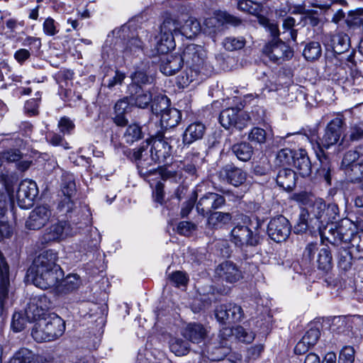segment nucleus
Wrapping results in <instances>:
<instances>
[{
	"instance_id": "nucleus-16",
	"label": "nucleus",
	"mask_w": 363,
	"mask_h": 363,
	"mask_svg": "<svg viewBox=\"0 0 363 363\" xmlns=\"http://www.w3.org/2000/svg\"><path fill=\"white\" fill-rule=\"evenodd\" d=\"M291 230L289 221L281 215L272 218L267 225L269 237L277 242L285 241L289 236Z\"/></svg>"
},
{
	"instance_id": "nucleus-23",
	"label": "nucleus",
	"mask_w": 363,
	"mask_h": 363,
	"mask_svg": "<svg viewBox=\"0 0 363 363\" xmlns=\"http://www.w3.org/2000/svg\"><path fill=\"white\" fill-rule=\"evenodd\" d=\"M52 212L48 206H36L30 213L26 225L30 230H39L49 221Z\"/></svg>"
},
{
	"instance_id": "nucleus-34",
	"label": "nucleus",
	"mask_w": 363,
	"mask_h": 363,
	"mask_svg": "<svg viewBox=\"0 0 363 363\" xmlns=\"http://www.w3.org/2000/svg\"><path fill=\"white\" fill-rule=\"evenodd\" d=\"M207 216L206 227L211 230L220 228L232 220L231 213L227 212L214 211Z\"/></svg>"
},
{
	"instance_id": "nucleus-53",
	"label": "nucleus",
	"mask_w": 363,
	"mask_h": 363,
	"mask_svg": "<svg viewBox=\"0 0 363 363\" xmlns=\"http://www.w3.org/2000/svg\"><path fill=\"white\" fill-rule=\"evenodd\" d=\"M171 351L177 356H183L188 353L189 343L182 339H174L169 345Z\"/></svg>"
},
{
	"instance_id": "nucleus-26",
	"label": "nucleus",
	"mask_w": 363,
	"mask_h": 363,
	"mask_svg": "<svg viewBox=\"0 0 363 363\" xmlns=\"http://www.w3.org/2000/svg\"><path fill=\"white\" fill-rule=\"evenodd\" d=\"M185 64L183 54L167 55L161 60L160 70L167 76H171L179 72Z\"/></svg>"
},
{
	"instance_id": "nucleus-12",
	"label": "nucleus",
	"mask_w": 363,
	"mask_h": 363,
	"mask_svg": "<svg viewBox=\"0 0 363 363\" xmlns=\"http://www.w3.org/2000/svg\"><path fill=\"white\" fill-rule=\"evenodd\" d=\"M337 206L336 205L326 206L325 201L318 199H316L311 206L310 216H313V220H318V230L320 235V230L324 228V223L328 225L333 220L335 219L337 215Z\"/></svg>"
},
{
	"instance_id": "nucleus-63",
	"label": "nucleus",
	"mask_w": 363,
	"mask_h": 363,
	"mask_svg": "<svg viewBox=\"0 0 363 363\" xmlns=\"http://www.w3.org/2000/svg\"><path fill=\"white\" fill-rule=\"evenodd\" d=\"M30 300L38 307L45 314V312L51 307L52 303L49 298L44 294L33 296Z\"/></svg>"
},
{
	"instance_id": "nucleus-56",
	"label": "nucleus",
	"mask_w": 363,
	"mask_h": 363,
	"mask_svg": "<svg viewBox=\"0 0 363 363\" xmlns=\"http://www.w3.org/2000/svg\"><path fill=\"white\" fill-rule=\"evenodd\" d=\"M348 320L345 316H337L333 319L331 330L337 333H342L350 328Z\"/></svg>"
},
{
	"instance_id": "nucleus-7",
	"label": "nucleus",
	"mask_w": 363,
	"mask_h": 363,
	"mask_svg": "<svg viewBox=\"0 0 363 363\" xmlns=\"http://www.w3.org/2000/svg\"><path fill=\"white\" fill-rule=\"evenodd\" d=\"M244 225L238 224L231 230L232 240L239 247L244 248L248 246H256L259 243V236L252 228L255 230L260 228L262 223L254 218L252 220L247 216L242 218Z\"/></svg>"
},
{
	"instance_id": "nucleus-4",
	"label": "nucleus",
	"mask_w": 363,
	"mask_h": 363,
	"mask_svg": "<svg viewBox=\"0 0 363 363\" xmlns=\"http://www.w3.org/2000/svg\"><path fill=\"white\" fill-rule=\"evenodd\" d=\"M65 330L64 320L54 315L37 321L31 330V335L38 342H50L62 336Z\"/></svg>"
},
{
	"instance_id": "nucleus-58",
	"label": "nucleus",
	"mask_w": 363,
	"mask_h": 363,
	"mask_svg": "<svg viewBox=\"0 0 363 363\" xmlns=\"http://www.w3.org/2000/svg\"><path fill=\"white\" fill-rule=\"evenodd\" d=\"M130 84L140 85L151 84L153 78L143 70H137L132 75Z\"/></svg>"
},
{
	"instance_id": "nucleus-32",
	"label": "nucleus",
	"mask_w": 363,
	"mask_h": 363,
	"mask_svg": "<svg viewBox=\"0 0 363 363\" xmlns=\"http://www.w3.org/2000/svg\"><path fill=\"white\" fill-rule=\"evenodd\" d=\"M296 173L289 168H284L279 171L276 182L279 186L286 191H291L296 186Z\"/></svg>"
},
{
	"instance_id": "nucleus-6",
	"label": "nucleus",
	"mask_w": 363,
	"mask_h": 363,
	"mask_svg": "<svg viewBox=\"0 0 363 363\" xmlns=\"http://www.w3.org/2000/svg\"><path fill=\"white\" fill-rule=\"evenodd\" d=\"M340 168L348 181L352 183L361 182L363 191V145L344 154Z\"/></svg>"
},
{
	"instance_id": "nucleus-5",
	"label": "nucleus",
	"mask_w": 363,
	"mask_h": 363,
	"mask_svg": "<svg viewBox=\"0 0 363 363\" xmlns=\"http://www.w3.org/2000/svg\"><path fill=\"white\" fill-rule=\"evenodd\" d=\"M357 232L356 225L351 220L343 218L337 223L331 222L325 225L320 230V237L334 245L338 242L350 243Z\"/></svg>"
},
{
	"instance_id": "nucleus-28",
	"label": "nucleus",
	"mask_w": 363,
	"mask_h": 363,
	"mask_svg": "<svg viewBox=\"0 0 363 363\" xmlns=\"http://www.w3.org/2000/svg\"><path fill=\"white\" fill-rule=\"evenodd\" d=\"M318 220H313L311 217L309 211L303 208L301 210L298 218L294 225V233L300 234L306 232L307 230L315 231L318 230Z\"/></svg>"
},
{
	"instance_id": "nucleus-3",
	"label": "nucleus",
	"mask_w": 363,
	"mask_h": 363,
	"mask_svg": "<svg viewBox=\"0 0 363 363\" xmlns=\"http://www.w3.org/2000/svg\"><path fill=\"white\" fill-rule=\"evenodd\" d=\"M81 211L82 215L79 222L77 223L75 219L72 220V223L67 221H60L48 228L43 236V242L60 241L67 237L76 235L79 230L87 225L90 220L91 213L87 206L82 207Z\"/></svg>"
},
{
	"instance_id": "nucleus-36",
	"label": "nucleus",
	"mask_w": 363,
	"mask_h": 363,
	"mask_svg": "<svg viewBox=\"0 0 363 363\" xmlns=\"http://www.w3.org/2000/svg\"><path fill=\"white\" fill-rule=\"evenodd\" d=\"M57 285V291L62 294H69L75 291L80 286L82 281L77 274H69L60 281Z\"/></svg>"
},
{
	"instance_id": "nucleus-43",
	"label": "nucleus",
	"mask_w": 363,
	"mask_h": 363,
	"mask_svg": "<svg viewBox=\"0 0 363 363\" xmlns=\"http://www.w3.org/2000/svg\"><path fill=\"white\" fill-rule=\"evenodd\" d=\"M151 111L156 116H161L166 112L170 107V100L165 95H158L152 99Z\"/></svg>"
},
{
	"instance_id": "nucleus-37",
	"label": "nucleus",
	"mask_w": 363,
	"mask_h": 363,
	"mask_svg": "<svg viewBox=\"0 0 363 363\" xmlns=\"http://www.w3.org/2000/svg\"><path fill=\"white\" fill-rule=\"evenodd\" d=\"M143 137V128L138 123H133L128 125L123 135V139L125 143L130 145L142 140Z\"/></svg>"
},
{
	"instance_id": "nucleus-15",
	"label": "nucleus",
	"mask_w": 363,
	"mask_h": 363,
	"mask_svg": "<svg viewBox=\"0 0 363 363\" xmlns=\"http://www.w3.org/2000/svg\"><path fill=\"white\" fill-rule=\"evenodd\" d=\"M216 176L222 182L238 187L242 185L247 180V173L234 164H226L217 172Z\"/></svg>"
},
{
	"instance_id": "nucleus-25",
	"label": "nucleus",
	"mask_w": 363,
	"mask_h": 363,
	"mask_svg": "<svg viewBox=\"0 0 363 363\" xmlns=\"http://www.w3.org/2000/svg\"><path fill=\"white\" fill-rule=\"evenodd\" d=\"M216 273L223 281L231 284L235 283L242 278L241 270L231 262H225L218 265Z\"/></svg>"
},
{
	"instance_id": "nucleus-18",
	"label": "nucleus",
	"mask_w": 363,
	"mask_h": 363,
	"mask_svg": "<svg viewBox=\"0 0 363 363\" xmlns=\"http://www.w3.org/2000/svg\"><path fill=\"white\" fill-rule=\"evenodd\" d=\"M223 196L214 192H208L201 196L196 203V211L199 214L206 216L214 211L222 208L225 204Z\"/></svg>"
},
{
	"instance_id": "nucleus-30",
	"label": "nucleus",
	"mask_w": 363,
	"mask_h": 363,
	"mask_svg": "<svg viewBox=\"0 0 363 363\" xmlns=\"http://www.w3.org/2000/svg\"><path fill=\"white\" fill-rule=\"evenodd\" d=\"M363 141V121H352L344 134L340 145H349L350 143Z\"/></svg>"
},
{
	"instance_id": "nucleus-45",
	"label": "nucleus",
	"mask_w": 363,
	"mask_h": 363,
	"mask_svg": "<svg viewBox=\"0 0 363 363\" xmlns=\"http://www.w3.org/2000/svg\"><path fill=\"white\" fill-rule=\"evenodd\" d=\"M201 30L199 22L192 18H189L186 21L184 24L182 26L181 34L186 36V38H191L197 35Z\"/></svg>"
},
{
	"instance_id": "nucleus-1",
	"label": "nucleus",
	"mask_w": 363,
	"mask_h": 363,
	"mask_svg": "<svg viewBox=\"0 0 363 363\" xmlns=\"http://www.w3.org/2000/svg\"><path fill=\"white\" fill-rule=\"evenodd\" d=\"M57 254L52 250L41 252L28 269V277L33 284L42 289L57 287L64 277L60 265L56 264Z\"/></svg>"
},
{
	"instance_id": "nucleus-62",
	"label": "nucleus",
	"mask_w": 363,
	"mask_h": 363,
	"mask_svg": "<svg viewBox=\"0 0 363 363\" xmlns=\"http://www.w3.org/2000/svg\"><path fill=\"white\" fill-rule=\"evenodd\" d=\"M28 319L24 314L21 312H16L13 315L11 327L15 332H20L25 328Z\"/></svg>"
},
{
	"instance_id": "nucleus-10",
	"label": "nucleus",
	"mask_w": 363,
	"mask_h": 363,
	"mask_svg": "<svg viewBox=\"0 0 363 363\" xmlns=\"http://www.w3.org/2000/svg\"><path fill=\"white\" fill-rule=\"evenodd\" d=\"M61 188L65 198L59 203L57 209L62 214L66 215L72 219V213L73 212L79 214L81 210H78L75 203L71 200V197L75 194L76 184L74 182V177L72 174L65 172L62 175Z\"/></svg>"
},
{
	"instance_id": "nucleus-48",
	"label": "nucleus",
	"mask_w": 363,
	"mask_h": 363,
	"mask_svg": "<svg viewBox=\"0 0 363 363\" xmlns=\"http://www.w3.org/2000/svg\"><path fill=\"white\" fill-rule=\"evenodd\" d=\"M353 262V257L351 252L345 248L339 250L337 255V265L340 269L347 271L351 269Z\"/></svg>"
},
{
	"instance_id": "nucleus-14",
	"label": "nucleus",
	"mask_w": 363,
	"mask_h": 363,
	"mask_svg": "<svg viewBox=\"0 0 363 363\" xmlns=\"http://www.w3.org/2000/svg\"><path fill=\"white\" fill-rule=\"evenodd\" d=\"M214 315L217 321L224 325L240 322L244 317L241 306L234 303L217 306L214 311Z\"/></svg>"
},
{
	"instance_id": "nucleus-61",
	"label": "nucleus",
	"mask_w": 363,
	"mask_h": 363,
	"mask_svg": "<svg viewBox=\"0 0 363 363\" xmlns=\"http://www.w3.org/2000/svg\"><path fill=\"white\" fill-rule=\"evenodd\" d=\"M349 244L356 250L357 257L363 258V230L358 231Z\"/></svg>"
},
{
	"instance_id": "nucleus-44",
	"label": "nucleus",
	"mask_w": 363,
	"mask_h": 363,
	"mask_svg": "<svg viewBox=\"0 0 363 363\" xmlns=\"http://www.w3.org/2000/svg\"><path fill=\"white\" fill-rule=\"evenodd\" d=\"M317 262L320 270L327 272L332 269L333 257L328 247H324L320 250Z\"/></svg>"
},
{
	"instance_id": "nucleus-51",
	"label": "nucleus",
	"mask_w": 363,
	"mask_h": 363,
	"mask_svg": "<svg viewBox=\"0 0 363 363\" xmlns=\"http://www.w3.org/2000/svg\"><path fill=\"white\" fill-rule=\"evenodd\" d=\"M101 242V235L96 228L90 230L89 238L83 243V250L80 249V252L91 251L96 249Z\"/></svg>"
},
{
	"instance_id": "nucleus-49",
	"label": "nucleus",
	"mask_w": 363,
	"mask_h": 363,
	"mask_svg": "<svg viewBox=\"0 0 363 363\" xmlns=\"http://www.w3.org/2000/svg\"><path fill=\"white\" fill-rule=\"evenodd\" d=\"M298 13L303 15V20L306 23L313 27L317 26L320 23V18L317 11L306 9L304 6H299Z\"/></svg>"
},
{
	"instance_id": "nucleus-59",
	"label": "nucleus",
	"mask_w": 363,
	"mask_h": 363,
	"mask_svg": "<svg viewBox=\"0 0 363 363\" xmlns=\"http://www.w3.org/2000/svg\"><path fill=\"white\" fill-rule=\"evenodd\" d=\"M57 126L60 132L63 135H71L75 128L74 121L67 116H63L60 119Z\"/></svg>"
},
{
	"instance_id": "nucleus-40",
	"label": "nucleus",
	"mask_w": 363,
	"mask_h": 363,
	"mask_svg": "<svg viewBox=\"0 0 363 363\" xmlns=\"http://www.w3.org/2000/svg\"><path fill=\"white\" fill-rule=\"evenodd\" d=\"M182 119L181 112L174 108H170L164 112L160 117V123L165 128L176 127Z\"/></svg>"
},
{
	"instance_id": "nucleus-24",
	"label": "nucleus",
	"mask_w": 363,
	"mask_h": 363,
	"mask_svg": "<svg viewBox=\"0 0 363 363\" xmlns=\"http://www.w3.org/2000/svg\"><path fill=\"white\" fill-rule=\"evenodd\" d=\"M128 93L132 106L140 108H147L152 101V93L144 89L140 85L129 84Z\"/></svg>"
},
{
	"instance_id": "nucleus-31",
	"label": "nucleus",
	"mask_w": 363,
	"mask_h": 363,
	"mask_svg": "<svg viewBox=\"0 0 363 363\" xmlns=\"http://www.w3.org/2000/svg\"><path fill=\"white\" fill-rule=\"evenodd\" d=\"M293 163L301 177H308L311 174L312 165L305 150L299 149L294 152Z\"/></svg>"
},
{
	"instance_id": "nucleus-57",
	"label": "nucleus",
	"mask_w": 363,
	"mask_h": 363,
	"mask_svg": "<svg viewBox=\"0 0 363 363\" xmlns=\"http://www.w3.org/2000/svg\"><path fill=\"white\" fill-rule=\"evenodd\" d=\"M294 152L288 148L280 150L276 157V163L277 165L284 166L289 164L291 160H294Z\"/></svg>"
},
{
	"instance_id": "nucleus-13",
	"label": "nucleus",
	"mask_w": 363,
	"mask_h": 363,
	"mask_svg": "<svg viewBox=\"0 0 363 363\" xmlns=\"http://www.w3.org/2000/svg\"><path fill=\"white\" fill-rule=\"evenodd\" d=\"M148 145L149 144L146 143L139 148L134 149L131 157L136 162L140 175L144 179H147L150 175H156L157 173V169L153 167V163L157 162L151 160V155L149 157Z\"/></svg>"
},
{
	"instance_id": "nucleus-47",
	"label": "nucleus",
	"mask_w": 363,
	"mask_h": 363,
	"mask_svg": "<svg viewBox=\"0 0 363 363\" xmlns=\"http://www.w3.org/2000/svg\"><path fill=\"white\" fill-rule=\"evenodd\" d=\"M9 286V267L3 268L0 272V304L4 306L5 301L8 298Z\"/></svg>"
},
{
	"instance_id": "nucleus-50",
	"label": "nucleus",
	"mask_w": 363,
	"mask_h": 363,
	"mask_svg": "<svg viewBox=\"0 0 363 363\" xmlns=\"http://www.w3.org/2000/svg\"><path fill=\"white\" fill-rule=\"evenodd\" d=\"M322 50L320 45L318 42H311L308 43L303 52L304 57L307 60H315L319 58L321 55Z\"/></svg>"
},
{
	"instance_id": "nucleus-21",
	"label": "nucleus",
	"mask_w": 363,
	"mask_h": 363,
	"mask_svg": "<svg viewBox=\"0 0 363 363\" xmlns=\"http://www.w3.org/2000/svg\"><path fill=\"white\" fill-rule=\"evenodd\" d=\"M263 53L271 61L277 62L279 60H289L293 56V51L281 40H272L263 48Z\"/></svg>"
},
{
	"instance_id": "nucleus-39",
	"label": "nucleus",
	"mask_w": 363,
	"mask_h": 363,
	"mask_svg": "<svg viewBox=\"0 0 363 363\" xmlns=\"http://www.w3.org/2000/svg\"><path fill=\"white\" fill-rule=\"evenodd\" d=\"M143 51V43L137 37L127 40L123 48V57L127 60L131 57L138 56Z\"/></svg>"
},
{
	"instance_id": "nucleus-64",
	"label": "nucleus",
	"mask_w": 363,
	"mask_h": 363,
	"mask_svg": "<svg viewBox=\"0 0 363 363\" xmlns=\"http://www.w3.org/2000/svg\"><path fill=\"white\" fill-rule=\"evenodd\" d=\"M267 133L260 128H253L248 135V139L253 143L263 144L266 142Z\"/></svg>"
},
{
	"instance_id": "nucleus-55",
	"label": "nucleus",
	"mask_w": 363,
	"mask_h": 363,
	"mask_svg": "<svg viewBox=\"0 0 363 363\" xmlns=\"http://www.w3.org/2000/svg\"><path fill=\"white\" fill-rule=\"evenodd\" d=\"M355 350L352 346L343 347L339 353L338 363H356Z\"/></svg>"
},
{
	"instance_id": "nucleus-46",
	"label": "nucleus",
	"mask_w": 363,
	"mask_h": 363,
	"mask_svg": "<svg viewBox=\"0 0 363 363\" xmlns=\"http://www.w3.org/2000/svg\"><path fill=\"white\" fill-rule=\"evenodd\" d=\"M237 7L240 11L254 16H258L262 9L260 4L251 0H240L238 1Z\"/></svg>"
},
{
	"instance_id": "nucleus-20",
	"label": "nucleus",
	"mask_w": 363,
	"mask_h": 363,
	"mask_svg": "<svg viewBox=\"0 0 363 363\" xmlns=\"http://www.w3.org/2000/svg\"><path fill=\"white\" fill-rule=\"evenodd\" d=\"M322 42L328 50L337 55L348 51L350 48V37L344 33L326 34Z\"/></svg>"
},
{
	"instance_id": "nucleus-38",
	"label": "nucleus",
	"mask_w": 363,
	"mask_h": 363,
	"mask_svg": "<svg viewBox=\"0 0 363 363\" xmlns=\"http://www.w3.org/2000/svg\"><path fill=\"white\" fill-rule=\"evenodd\" d=\"M7 211V196L0 189V240L4 237L9 238L11 235V228L4 220V216Z\"/></svg>"
},
{
	"instance_id": "nucleus-41",
	"label": "nucleus",
	"mask_w": 363,
	"mask_h": 363,
	"mask_svg": "<svg viewBox=\"0 0 363 363\" xmlns=\"http://www.w3.org/2000/svg\"><path fill=\"white\" fill-rule=\"evenodd\" d=\"M232 151L237 158L242 162L249 161L253 155V147L247 142L236 143L232 146Z\"/></svg>"
},
{
	"instance_id": "nucleus-22",
	"label": "nucleus",
	"mask_w": 363,
	"mask_h": 363,
	"mask_svg": "<svg viewBox=\"0 0 363 363\" xmlns=\"http://www.w3.org/2000/svg\"><path fill=\"white\" fill-rule=\"evenodd\" d=\"M233 335V330L230 328H223L220 330L216 338L214 340L212 346H209L208 351L210 350H216L218 354L215 353V356L212 357V360L219 361L227 355L230 349L228 347V337Z\"/></svg>"
},
{
	"instance_id": "nucleus-17",
	"label": "nucleus",
	"mask_w": 363,
	"mask_h": 363,
	"mask_svg": "<svg viewBox=\"0 0 363 363\" xmlns=\"http://www.w3.org/2000/svg\"><path fill=\"white\" fill-rule=\"evenodd\" d=\"M177 140V138H167L163 135H157L152 141V145L150 150L152 156L151 160H155L157 162H165L172 155V143Z\"/></svg>"
},
{
	"instance_id": "nucleus-11",
	"label": "nucleus",
	"mask_w": 363,
	"mask_h": 363,
	"mask_svg": "<svg viewBox=\"0 0 363 363\" xmlns=\"http://www.w3.org/2000/svg\"><path fill=\"white\" fill-rule=\"evenodd\" d=\"M252 120V118L248 113L235 108H228L223 110L219 116L220 123L225 129L235 128L241 130Z\"/></svg>"
},
{
	"instance_id": "nucleus-29",
	"label": "nucleus",
	"mask_w": 363,
	"mask_h": 363,
	"mask_svg": "<svg viewBox=\"0 0 363 363\" xmlns=\"http://www.w3.org/2000/svg\"><path fill=\"white\" fill-rule=\"evenodd\" d=\"M205 125L199 121L190 123L185 129L182 140L185 145H190L195 141L203 138L206 133Z\"/></svg>"
},
{
	"instance_id": "nucleus-52",
	"label": "nucleus",
	"mask_w": 363,
	"mask_h": 363,
	"mask_svg": "<svg viewBox=\"0 0 363 363\" xmlns=\"http://www.w3.org/2000/svg\"><path fill=\"white\" fill-rule=\"evenodd\" d=\"M246 40L243 37H228L224 39L223 47L228 51L240 50L245 47Z\"/></svg>"
},
{
	"instance_id": "nucleus-33",
	"label": "nucleus",
	"mask_w": 363,
	"mask_h": 363,
	"mask_svg": "<svg viewBox=\"0 0 363 363\" xmlns=\"http://www.w3.org/2000/svg\"><path fill=\"white\" fill-rule=\"evenodd\" d=\"M183 336L193 343L202 342L206 335L204 327L198 323L189 324L183 331Z\"/></svg>"
},
{
	"instance_id": "nucleus-42",
	"label": "nucleus",
	"mask_w": 363,
	"mask_h": 363,
	"mask_svg": "<svg viewBox=\"0 0 363 363\" xmlns=\"http://www.w3.org/2000/svg\"><path fill=\"white\" fill-rule=\"evenodd\" d=\"M216 21H219L223 24H228L233 26H238L241 24L242 21L225 11H220L216 16V18H208L206 20V26L210 27L213 26Z\"/></svg>"
},
{
	"instance_id": "nucleus-9",
	"label": "nucleus",
	"mask_w": 363,
	"mask_h": 363,
	"mask_svg": "<svg viewBox=\"0 0 363 363\" xmlns=\"http://www.w3.org/2000/svg\"><path fill=\"white\" fill-rule=\"evenodd\" d=\"M181 23L172 16H167L160 26V39L156 49L158 53L165 54L175 48L174 36L181 34Z\"/></svg>"
},
{
	"instance_id": "nucleus-60",
	"label": "nucleus",
	"mask_w": 363,
	"mask_h": 363,
	"mask_svg": "<svg viewBox=\"0 0 363 363\" xmlns=\"http://www.w3.org/2000/svg\"><path fill=\"white\" fill-rule=\"evenodd\" d=\"M233 335L240 341L245 343H250L255 339V335L252 332L247 331L242 326H238L233 330Z\"/></svg>"
},
{
	"instance_id": "nucleus-19",
	"label": "nucleus",
	"mask_w": 363,
	"mask_h": 363,
	"mask_svg": "<svg viewBox=\"0 0 363 363\" xmlns=\"http://www.w3.org/2000/svg\"><path fill=\"white\" fill-rule=\"evenodd\" d=\"M38 194V189L35 182L30 179L22 181L16 193L17 203L21 208H29L33 204L35 198Z\"/></svg>"
},
{
	"instance_id": "nucleus-54",
	"label": "nucleus",
	"mask_w": 363,
	"mask_h": 363,
	"mask_svg": "<svg viewBox=\"0 0 363 363\" xmlns=\"http://www.w3.org/2000/svg\"><path fill=\"white\" fill-rule=\"evenodd\" d=\"M45 313L40 311L38 307L35 305L30 300L29 301L27 308L25 310V315L28 321H36L45 318Z\"/></svg>"
},
{
	"instance_id": "nucleus-8",
	"label": "nucleus",
	"mask_w": 363,
	"mask_h": 363,
	"mask_svg": "<svg viewBox=\"0 0 363 363\" xmlns=\"http://www.w3.org/2000/svg\"><path fill=\"white\" fill-rule=\"evenodd\" d=\"M345 125L342 117H336L331 120L327 125L324 134L315 142L311 140L313 149L315 153L325 154V150L335 145L340 140L342 135V129Z\"/></svg>"
},
{
	"instance_id": "nucleus-35",
	"label": "nucleus",
	"mask_w": 363,
	"mask_h": 363,
	"mask_svg": "<svg viewBox=\"0 0 363 363\" xmlns=\"http://www.w3.org/2000/svg\"><path fill=\"white\" fill-rule=\"evenodd\" d=\"M8 363H47L41 356H35L29 350L22 349L14 354Z\"/></svg>"
},
{
	"instance_id": "nucleus-27",
	"label": "nucleus",
	"mask_w": 363,
	"mask_h": 363,
	"mask_svg": "<svg viewBox=\"0 0 363 363\" xmlns=\"http://www.w3.org/2000/svg\"><path fill=\"white\" fill-rule=\"evenodd\" d=\"M317 158L320 162V167L315 172V177L320 181H323L327 185L331 184V179L333 174L334 169L332 163L326 154L319 155L315 153Z\"/></svg>"
},
{
	"instance_id": "nucleus-2",
	"label": "nucleus",
	"mask_w": 363,
	"mask_h": 363,
	"mask_svg": "<svg viewBox=\"0 0 363 363\" xmlns=\"http://www.w3.org/2000/svg\"><path fill=\"white\" fill-rule=\"evenodd\" d=\"M182 54L186 65V71L179 79L182 86H188L193 82L199 84L213 72V67L207 60L203 47L189 44L185 47Z\"/></svg>"
}]
</instances>
